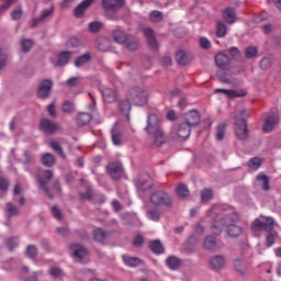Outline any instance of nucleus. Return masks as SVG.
<instances>
[{
	"mask_svg": "<svg viewBox=\"0 0 281 281\" xmlns=\"http://www.w3.org/2000/svg\"><path fill=\"white\" fill-rule=\"evenodd\" d=\"M276 226V220L273 217H266L265 222L260 221V218L254 220L251 223V231L252 232H272L273 227Z\"/></svg>",
	"mask_w": 281,
	"mask_h": 281,
	"instance_id": "0eeeda50",
	"label": "nucleus"
},
{
	"mask_svg": "<svg viewBox=\"0 0 281 281\" xmlns=\"http://www.w3.org/2000/svg\"><path fill=\"white\" fill-rule=\"evenodd\" d=\"M177 194L180 199H186V196L190 195V191L188 190V187L186 184L180 183L177 187Z\"/></svg>",
	"mask_w": 281,
	"mask_h": 281,
	"instance_id": "de8ad7c7",
	"label": "nucleus"
},
{
	"mask_svg": "<svg viewBox=\"0 0 281 281\" xmlns=\"http://www.w3.org/2000/svg\"><path fill=\"white\" fill-rule=\"evenodd\" d=\"M272 65L271 58L269 57H263L260 63H259V67L261 69H269Z\"/></svg>",
	"mask_w": 281,
	"mask_h": 281,
	"instance_id": "e2e57ef3",
	"label": "nucleus"
},
{
	"mask_svg": "<svg viewBox=\"0 0 281 281\" xmlns=\"http://www.w3.org/2000/svg\"><path fill=\"white\" fill-rule=\"evenodd\" d=\"M8 66V53L0 49V71Z\"/></svg>",
	"mask_w": 281,
	"mask_h": 281,
	"instance_id": "bf43d9fd",
	"label": "nucleus"
},
{
	"mask_svg": "<svg viewBox=\"0 0 281 281\" xmlns=\"http://www.w3.org/2000/svg\"><path fill=\"white\" fill-rule=\"evenodd\" d=\"M131 99H128V94L126 95V99H123L120 101V111L123 115H126L128 120V114L131 113Z\"/></svg>",
	"mask_w": 281,
	"mask_h": 281,
	"instance_id": "c85d7f7f",
	"label": "nucleus"
},
{
	"mask_svg": "<svg viewBox=\"0 0 281 281\" xmlns=\"http://www.w3.org/2000/svg\"><path fill=\"white\" fill-rule=\"evenodd\" d=\"M215 93H224V95H227V98H245L247 95L246 91L238 92L236 90H227V89H215Z\"/></svg>",
	"mask_w": 281,
	"mask_h": 281,
	"instance_id": "b1692460",
	"label": "nucleus"
},
{
	"mask_svg": "<svg viewBox=\"0 0 281 281\" xmlns=\"http://www.w3.org/2000/svg\"><path fill=\"white\" fill-rule=\"evenodd\" d=\"M278 122H280V117L277 113L269 115L262 125L263 133H271L278 126Z\"/></svg>",
	"mask_w": 281,
	"mask_h": 281,
	"instance_id": "4468645a",
	"label": "nucleus"
},
{
	"mask_svg": "<svg viewBox=\"0 0 281 281\" xmlns=\"http://www.w3.org/2000/svg\"><path fill=\"white\" fill-rule=\"evenodd\" d=\"M64 113H74V103L65 101L61 105Z\"/></svg>",
	"mask_w": 281,
	"mask_h": 281,
	"instance_id": "69168bd1",
	"label": "nucleus"
},
{
	"mask_svg": "<svg viewBox=\"0 0 281 281\" xmlns=\"http://www.w3.org/2000/svg\"><path fill=\"white\" fill-rule=\"evenodd\" d=\"M224 137H225V124H222L217 126L216 139L217 142H221L224 139Z\"/></svg>",
	"mask_w": 281,
	"mask_h": 281,
	"instance_id": "680f3d73",
	"label": "nucleus"
},
{
	"mask_svg": "<svg viewBox=\"0 0 281 281\" xmlns=\"http://www.w3.org/2000/svg\"><path fill=\"white\" fill-rule=\"evenodd\" d=\"M249 117V111L244 110L240 112V116H235V134L238 139H245L249 132L247 130V119Z\"/></svg>",
	"mask_w": 281,
	"mask_h": 281,
	"instance_id": "7ed1b4c3",
	"label": "nucleus"
},
{
	"mask_svg": "<svg viewBox=\"0 0 281 281\" xmlns=\"http://www.w3.org/2000/svg\"><path fill=\"white\" fill-rule=\"evenodd\" d=\"M50 148L55 150V153H58L63 159H65V151H63V147L60 146V143L53 140L49 144Z\"/></svg>",
	"mask_w": 281,
	"mask_h": 281,
	"instance_id": "3c124183",
	"label": "nucleus"
},
{
	"mask_svg": "<svg viewBox=\"0 0 281 281\" xmlns=\"http://www.w3.org/2000/svg\"><path fill=\"white\" fill-rule=\"evenodd\" d=\"M125 47L131 52H135L139 48V42L135 37L130 35L128 40L125 42Z\"/></svg>",
	"mask_w": 281,
	"mask_h": 281,
	"instance_id": "79ce46f5",
	"label": "nucleus"
},
{
	"mask_svg": "<svg viewBox=\"0 0 281 281\" xmlns=\"http://www.w3.org/2000/svg\"><path fill=\"white\" fill-rule=\"evenodd\" d=\"M122 259L124 261V265H126L127 267H138V265L142 263V259L137 257H128L126 255H123Z\"/></svg>",
	"mask_w": 281,
	"mask_h": 281,
	"instance_id": "f704fd0d",
	"label": "nucleus"
},
{
	"mask_svg": "<svg viewBox=\"0 0 281 281\" xmlns=\"http://www.w3.org/2000/svg\"><path fill=\"white\" fill-rule=\"evenodd\" d=\"M111 137L114 146H120V144H122V132H120V130L116 127L112 128Z\"/></svg>",
	"mask_w": 281,
	"mask_h": 281,
	"instance_id": "37998d69",
	"label": "nucleus"
},
{
	"mask_svg": "<svg viewBox=\"0 0 281 281\" xmlns=\"http://www.w3.org/2000/svg\"><path fill=\"white\" fill-rule=\"evenodd\" d=\"M70 248L74 250L75 258H78L79 260H82L87 256V249L80 245L74 244Z\"/></svg>",
	"mask_w": 281,
	"mask_h": 281,
	"instance_id": "7c9ffc66",
	"label": "nucleus"
},
{
	"mask_svg": "<svg viewBox=\"0 0 281 281\" xmlns=\"http://www.w3.org/2000/svg\"><path fill=\"white\" fill-rule=\"evenodd\" d=\"M7 247L12 251V249H15V247H19V241L16 240V237H11L7 240Z\"/></svg>",
	"mask_w": 281,
	"mask_h": 281,
	"instance_id": "338daca9",
	"label": "nucleus"
},
{
	"mask_svg": "<svg viewBox=\"0 0 281 281\" xmlns=\"http://www.w3.org/2000/svg\"><path fill=\"white\" fill-rule=\"evenodd\" d=\"M233 267L236 273L241 276V278H247V276H249V268L247 267V263L240 258L234 259Z\"/></svg>",
	"mask_w": 281,
	"mask_h": 281,
	"instance_id": "2eb2a0df",
	"label": "nucleus"
},
{
	"mask_svg": "<svg viewBox=\"0 0 281 281\" xmlns=\"http://www.w3.org/2000/svg\"><path fill=\"white\" fill-rule=\"evenodd\" d=\"M201 199L203 203H207V201H212V199H214V191H212V189L202 190Z\"/></svg>",
	"mask_w": 281,
	"mask_h": 281,
	"instance_id": "49530a36",
	"label": "nucleus"
},
{
	"mask_svg": "<svg viewBox=\"0 0 281 281\" xmlns=\"http://www.w3.org/2000/svg\"><path fill=\"white\" fill-rule=\"evenodd\" d=\"M102 98L104 102H108V104H113L115 100H117V92L111 88H104L101 90Z\"/></svg>",
	"mask_w": 281,
	"mask_h": 281,
	"instance_id": "aec40b11",
	"label": "nucleus"
},
{
	"mask_svg": "<svg viewBox=\"0 0 281 281\" xmlns=\"http://www.w3.org/2000/svg\"><path fill=\"white\" fill-rule=\"evenodd\" d=\"M147 218L149 221H154V223H159V218H161V211L159 209H149L146 212Z\"/></svg>",
	"mask_w": 281,
	"mask_h": 281,
	"instance_id": "72a5a7b5",
	"label": "nucleus"
},
{
	"mask_svg": "<svg viewBox=\"0 0 281 281\" xmlns=\"http://www.w3.org/2000/svg\"><path fill=\"white\" fill-rule=\"evenodd\" d=\"M49 276H52V278H63L65 276V272H63V269L58 268V267H50L48 270Z\"/></svg>",
	"mask_w": 281,
	"mask_h": 281,
	"instance_id": "8fccbe9b",
	"label": "nucleus"
},
{
	"mask_svg": "<svg viewBox=\"0 0 281 281\" xmlns=\"http://www.w3.org/2000/svg\"><path fill=\"white\" fill-rule=\"evenodd\" d=\"M194 56L190 52L179 50L176 54V60L178 65H188V63H191Z\"/></svg>",
	"mask_w": 281,
	"mask_h": 281,
	"instance_id": "6ab92c4d",
	"label": "nucleus"
},
{
	"mask_svg": "<svg viewBox=\"0 0 281 281\" xmlns=\"http://www.w3.org/2000/svg\"><path fill=\"white\" fill-rule=\"evenodd\" d=\"M102 27H104V24H102L101 22H91L89 24V30L90 32H92V34H97V32L101 31Z\"/></svg>",
	"mask_w": 281,
	"mask_h": 281,
	"instance_id": "4d7b16f0",
	"label": "nucleus"
},
{
	"mask_svg": "<svg viewBox=\"0 0 281 281\" xmlns=\"http://www.w3.org/2000/svg\"><path fill=\"white\" fill-rule=\"evenodd\" d=\"M183 123L190 126L191 128L192 126H199V124H201V113H199V111L196 110H190L184 114Z\"/></svg>",
	"mask_w": 281,
	"mask_h": 281,
	"instance_id": "f8f14e48",
	"label": "nucleus"
},
{
	"mask_svg": "<svg viewBox=\"0 0 281 281\" xmlns=\"http://www.w3.org/2000/svg\"><path fill=\"white\" fill-rule=\"evenodd\" d=\"M154 186L155 183L153 182V178L148 173L140 175L135 182L138 194H146V192H150Z\"/></svg>",
	"mask_w": 281,
	"mask_h": 281,
	"instance_id": "423d86ee",
	"label": "nucleus"
},
{
	"mask_svg": "<svg viewBox=\"0 0 281 281\" xmlns=\"http://www.w3.org/2000/svg\"><path fill=\"white\" fill-rule=\"evenodd\" d=\"M225 221L227 226V234L228 236L233 238H237L239 234H243V227L236 225L238 223V214L237 213H231L228 215H225Z\"/></svg>",
	"mask_w": 281,
	"mask_h": 281,
	"instance_id": "39448f33",
	"label": "nucleus"
},
{
	"mask_svg": "<svg viewBox=\"0 0 281 281\" xmlns=\"http://www.w3.org/2000/svg\"><path fill=\"white\" fill-rule=\"evenodd\" d=\"M101 5L106 12H117L124 7V0H101Z\"/></svg>",
	"mask_w": 281,
	"mask_h": 281,
	"instance_id": "ddd939ff",
	"label": "nucleus"
},
{
	"mask_svg": "<svg viewBox=\"0 0 281 281\" xmlns=\"http://www.w3.org/2000/svg\"><path fill=\"white\" fill-rule=\"evenodd\" d=\"M222 16L224 21L229 25H234V23L236 22V11L231 7H227L223 10Z\"/></svg>",
	"mask_w": 281,
	"mask_h": 281,
	"instance_id": "412c9836",
	"label": "nucleus"
},
{
	"mask_svg": "<svg viewBox=\"0 0 281 281\" xmlns=\"http://www.w3.org/2000/svg\"><path fill=\"white\" fill-rule=\"evenodd\" d=\"M40 130H42L45 135H56V133L60 131V124L49 119H42L40 121Z\"/></svg>",
	"mask_w": 281,
	"mask_h": 281,
	"instance_id": "1a4fd4ad",
	"label": "nucleus"
},
{
	"mask_svg": "<svg viewBox=\"0 0 281 281\" xmlns=\"http://www.w3.org/2000/svg\"><path fill=\"white\" fill-rule=\"evenodd\" d=\"M166 265L169 269H179V267H181V259L177 258L176 256H170L166 260Z\"/></svg>",
	"mask_w": 281,
	"mask_h": 281,
	"instance_id": "e433bc0d",
	"label": "nucleus"
},
{
	"mask_svg": "<svg viewBox=\"0 0 281 281\" xmlns=\"http://www.w3.org/2000/svg\"><path fill=\"white\" fill-rule=\"evenodd\" d=\"M215 65L220 69H229L232 59H229V56H227L225 53H218L215 55Z\"/></svg>",
	"mask_w": 281,
	"mask_h": 281,
	"instance_id": "dca6fc26",
	"label": "nucleus"
},
{
	"mask_svg": "<svg viewBox=\"0 0 281 281\" xmlns=\"http://www.w3.org/2000/svg\"><path fill=\"white\" fill-rule=\"evenodd\" d=\"M225 225H227V221H225V216L224 217H220L218 220H216L212 227H211V232L215 235V236H220V234L223 233V227H225Z\"/></svg>",
	"mask_w": 281,
	"mask_h": 281,
	"instance_id": "4be33fe9",
	"label": "nucleus"
},
{
	"mask_svg": "<svg viewBox=\"0 0 281 281\" xmlns=\"http://www.w3.org/2000/svg\"><path fill=\"white\" fill-rule=\"evenodd\" d=\"M97 47L100 52H106L109 49V40L106 38H99L97 41Z\"/></svg>",
	"mask_w": 281,
	"mask_h": 281,
	"instance_id": "864d4df0",
	"label": "nucleus"
},
{
	"mask_svg": "<svg viewBox=\"0 0 281 281\" xmlns=\"http://www.w3.org/2000/svg\"><path fill=\"white\" fill-rule=\"evenodd\" d=\"M210 265L215 271H221L225 267V258L223 256H215L211 258Z\"/></svg>",
	"mask_w": 281,
	"mask_h": 281,
	"instance_id": "393cba45",
	"label": "nucleus"
},
{
	"mask_svg": "<svg viewBox=\"0 0 281 281\" xmlns=\"http://www.w3.org/2000/svg\"><path fill=\"white\" fill-rule=\"evenodd\" d=\"M217 79L220 82H223L224 85H236V78L229 74H218Z\"/></svg>",
	"mask_w": 281,
	"mask_h": 281,
	"instance_id": "473e14b6",
	"label": "nucleus"
},
{
	"mask_svg": "<svg viewBox=\"0 0 281 281\" xmlns=\"http://www.w3.org/2000/svg\"><path fill=\"white\" fill-rule=\"evenodd\" d=\"M93 238L97 243H103V240H106V232L102 228H95L93 231Z\"/></svg>",
	"mask_w": 281,
	"mask_h": 281,
	"instance_id": "c03bdc74",
	"label": "nucleus"
},
{
	"mask_svg": "<svg viewBox=\"0 0 281 281\" xmlns=\"http://www.w3.org/2000/svg\"><path fill=\"white\" fill-rule=\"evenodd\" d=\"M149 249L153 251V254H156V256H159L166 251L159 239L150 241Z\"/></svg>",
	"mask_w": 281,
	"mask_h": 281,
	"instance_id": "cd10ccee",
	"label": "nucleus"
},
{
	"mask_svg": "<svg viewBox=\"0 0 281 281\" xmlns=\"http://www.w3.org/2000/svg\"><path fill=\"white\" fill-rule=\"evenodd\" d=\"M38 255V249L34 245H29L26 247V256L31 258V260H34L36 256Z\"/></svg>",
	"mask_w": 281,
	"mask_h": 281,
	"instance_id": "603ef678",
	"label": "nucleus"
},
{
	"mask_svg": "<svg viewBox=\"0 0 281 281\" xmlns=\"http://www.w3.org/2000/svg\"><path fill=\"white\" fill-rule=\"evenodd\" d=\"M257 181L262 182V190H265L266 192L269 190V177L267 175L257 176Z\"/></svg>",
	"mask_w": 281,
	"mask_h": 281,
	"instance_id": "5fc2aeb1",
	"label": "nucleus"
},
{
	"mask_svg": "<svg viewBox=\"0 0 281 281\" xmlns=\"http://www.w3.org/2000/svg\"><path fill=\"white\" fill-rule=\"evenodd\" d=\"M192 133V127L186 123H180L178 127V137L180 139H188Z\"/></svg>",
	"mask_w": 281,
	"mask_h": 281,
	"instance_id": "5701e85b",
	"label": "nucleus"
},
{
	"mask_svg": "<svg viewBox=\"0 0 281 281\" xmlns=\"http://www.w3.org/2000/svg\"><path fill=\"white\" fill-rule=\"evenodd\" d=\"M203 248L209 251L212 249H216V237L206 236L203 243Z\"/></svg>",
	"mask_w": 281,
	"mask_h": 281,
	"instance_id": "58836bf2",
	"label": "nucleus"
},
{
	"mask_svg": "<svg viewBox=\"0 0 281 281\" xmlns=\"http://www.w3.org/2000/svg\"><path fill=\"white\" fill-rule=\"evenodd\" d=\"M127 98L133 104H136V106H144V104L148 102V91L139 87L130 88Z\"/></svg>",
	"mask_w": 281,
	"mask_h": 281,
	"instance_id": "20e7f679",
	"label": "nucleus"
},
{
	"mask_svg": "<svg viewBox=\"0 0 281 281\" xmlns=\"http://www.w3.org/2000/svg\"><path fill=\"white\" fill-rule=\"evenodd\" d=\"M69 58H71V52L64 50L59 53L58 60L55 63V67H64V65H67L69 63Z\"/></svg>",
	"mask_w": 281,
	"mask_h": 281,
	"instance_id": "a878e982",
	"label": "nucleus"
},
{
	"mask_svg": "<svg viewBox=\"0 0 281 281\" xmlns=\"http://www.w3.org/2000/svg\"><path fill=\"white\" fill-rule=\"evenodd\" d=\"M200 47L201 49H212V43L207 37H201L200 38Z\"/></svg>",
	"mask_w": 281,
	"mask_h": 281,
	"instance_id": "0e129e2a",
	"label": "nucleus"
},
{
	"mask_svg": "<svg viewBox=\"0 0 281 281\" xmlns=\"http://www.w3.org/2000/svg\"><path fill=\"white\" fill-rule=\"evenodd\" d=\"M149 203L153 205H156V207H171L172 206V196H170V193L158 190L150 194L149 196Z\"/></svg>",
	"mask_w": 281,
	"mask_h": 281,
	"instance_id": "f03ea898",
	"label": "nucleus"
},
{
	"mask_svg": "<svg viewBox=\"0 0 281 281\" xmlns=\"http://www.w3.org/2000/svg\"><path fill=\"white\" fill-rule=\"evenodd\" d=\"M108 173L112 177L115 181L122 179V175L124 172V168L122 167V162L114 161L110 162L106 166Z\"/></svg>",
	"mask_w": 281,
	"mask_h": 281,
	"instance_id": "9d476101",
	"label": "nucleus"
},
{
	"mask_svg": "<svg viewBox=\"0 0 281 281\" xmlns=\"http://www.w3.org/2000/svg\"><path fill=\"white\" fill-rule=\"evenodd\" d=\"M93 1L94 0H83L79 3L74 10L75 16H77V19H82L85 12H87V8H90L93 4Z\"/></svg>",
	"mask_w": 281,
	"mask_h": 281,
	"instance_id": "a211bd4d",
	"label": "nucleus"
},
{
	"mask_svg": "<svg viewBox=\"0 0 281 281\" xmlns=\"http://www.w3.org/2000/svg\"><path fill=\"white\" fill-rule=\"evenodd\" d=\"M42 164L44 166H46V168H52V166H54V164H56V157H54L53 154L46 153L42 157Z\"/></svg>",
	"mask_w": 281,
	"mask_h": 281,
	"instance_id": "a19ab883",
	"label": "nucleus"
},
{
	"mask_svg": "<svg viewBox=\"0 0 281 281\" xmlns=\"http://www.w3.org/2000/svg\"><path fill=\"white\" fill-rule=\"evenodd\" d=\"M7 212L9 216H19V209L10 202L7 203Z\"/></svg>",
	"mask_w": 281,
	"mask_h": 281,
	"instance_id": "13d9d810",
	"label": "nucleus"
},
{
	"mask_svg": "<svg viewBox=\"0 0 281 281\" xmlns=\"http://www.w3.org/2000/svg\"><path fill=\"white\" fill-rule=\"evenodd\" d=\"M145 131L150 135L155 146H164L166 144V133L161 127V120L157 114H149L147 117V126Z\"/></svg>",
	"mask_w": 281,
	"mask_h": 281,
	"instance_id": "f257e3e1",
	"label": "nucleus"
},
{
	"mask_svg": "<svg viewBox=\"0 0 281 281\" xmlns=\"http://www.w3.org/2000/svg\"><path fill=\"white\" fill-rule=\"evenodd\" d=\"M216 36L217 38H225V36H227V24H225V22L223 21L217 22Z\"/></svg>",
	"mask_w": 281,
	"mask_h": 281,
	"instance_id": "c9c22d12",
	"label": "nucleus"
},
{
	"mask_svg": "<svg viewBox=\"0 0 281 281\" xmlns=\"http://www.w3.org/2000/svg\"><path fill=\"white\" fill-rule=\"evenodd\" d=\"M276 240H278V232L273 229L266 232V247H273L276 245Z\"/></svg>",
	"mask_w": 281,
	"mask_h": 281,
	"instance_id": "2f4dec72",
	"label": "nucleus"
},
{
	"mask_svg": "<svg viewBox=\"0 0 281 281\" xmlns=\"http://www.w3.org/2000/svg\"><path fill=\"white\" fill-rule=\"evenodd\" d=\"M92 196H93V191L89 187L86 189V192H80V199L82 201H91Z\"/></svg>",
	"mask_w": 281,
	"mask_h": 281,
	"instance_id": "052dcab7",
	"label": "nucleus"
},
{
	"mask_svg": "<svg viewBox=\"0 0 281 281\" xmlns=\"http://www.w3.org/2000/svg\"><path fill=\"white\" fill-rule=\"evenodd\" d=\"M247 166L250 170H254V171L260 170V166H262V158L254 157L248 161Z\"/></svg>",
	"mask_w": 281,
	"mask_h": 281,
	"instance_id": "ea45409f",
	"label": "nucleus"
},
{
	"mask_svg": "<svg viewBox=\"0 0 281 281\" xmlns=\"http://www.w3.org/2000/svg\"><path fill=\"white\" fill-rule=\"evenodd\" d=\"M228 54L236 60L240 56V50L238 49V47L233 46L228 48Z\"/></svg>",
	"mask_w": 281,
	"mask_h": 281,
	"instance_id": "774afa93",
	"label": "nucleus"
},
{
	"mask_svg": "<svg viewBox=\"0 0 281 281\" xmlns=\"http://www.w3.org/2000/svg\"><path fill=\"white\" fill-rule=\"evenodd\" d=\"M91 60V53H86L75 59V67H82Z\"/></svg>",
	"mask_w": 281,
	"mask_h": 281,
	"instance_id": "4c0bfd02",
	"label": "nucleus"
},
{
	"mask_svg": "<svg viewBox=\"0 0 281 281\" xmlns=\"http://www.w3.org/2000/svg\"><path fill=\"white\" fill-rule=\"evenodd\" d=\"M53 87L54 82H52V80H43L38 86L37 98H40L41 100H46V98H49V93H52Z\"/></svg>",
	"mask_w": 281,
	"mask_h": 281,
	"instance_id": "9b49d317",
	"label": "nucleus"
},
{
	"mask_svg": "<svg viewBox=\"0 0 281 281\" xmlns=\"http://www.w3.org/2000/svg\"><path fill=\"white\" fill-rule=\"evenodd\" d=\"M143 33L150 49H159V44H157V37H155V31H153V29L150 27H145L143 30Z\"/></svg>",
	"mask_w": 281,
	"mask_h": 281,
	"instance_id": "f3484780",
	"label": "nucleus"
},
{
	"mask_svg": "<svg viewBox=\"0 0 281 281\" xmlns=\"http://www.w3.org/2000/svg\"><path fill=\"white\" fill-rule=\"evenodd\" d=\"M245 56L248 60L258 56V48L256 46H248L245 49Z\"/></svg>",
	"mask_w": 281,
	"mask_h": 281,
	"instance_id": "09e8293b",
	"label": "nucleus"
},
{
	"mask_svg": "<svg viewBox=\"0 0 281 281\" xmlns=\"http://www.w3.org/2000/svg\"><path fill=\"white\" fill-rule=\"evenodd\" d=\"M149 20L151 23H160V21H164V13L161 11L154 10L149 14Z\"/></svg>",
	"mask_w": 281,
	"mask_h": 281,
	"instance_id": "a18cd8bd",
	"label": "nucleus"
},
{
	"mask_svg": "<svg viewBox=\"0 0 281 281\" xmlns=\"http://www.w3.org/2000/svg\"><path fill=\"white\" fill-rule=\"evenodd\" d=\"M53 177H54V172H52V170H45L42 173L37 175V182H38L40 188L50 199H54V194H52V192H49V189L47 188V183H49V181H52Z\"/></svg>",
	"mask_w": 281,
	"mask_h": 281,
	"instance_id": "6e6552de",
	"label": "nucleus"
},
{
	"mask_svg": "<svg viewBox=\"0 0 281 281\" xmlns=\"http://www.w3.org/2000/svg\"><path fill=\"white\" fill-rule=\"evenodd\" d=\"M34 45V42L32 40H22L21 47L24 54H27L32 49V46Z\"/></svg>",
	"mask_w": 281,
	"mask_h": 281,
	"instance_id": "6e6d98bb",
	"label": "nucleus"
},
{
	"mask_svg": "<svg viewBox=\"0 0 281 281\" xmlns=\"http://www.w3.org/2000/svg\"><path fill=\"white\" fill-rule=\"evenodd\" d=\"M131 35H127L124 31L122 30H115L113 32V38L115 41V43H119L121 45H123V43H126V41H128V37Z\"/></svg>",
	"mask_w": 281,
	"mask_h": 281,
	"instance_id": "c756f323",
	"label": "nucleus"
},
{
	"mask_svg": "<svg viewBox=\"0 0 281 281\" xmlns=\"http://www.w3.org/2000/svg\"><path fill=\"white\" fill-rule=\"evenodd\" d=\"M77 126H87L91 122V114L88 112H80L76 119Z\"/></svg>",
	"mask_w": 281,
	"mask_h": 281,
	"instance_id": "bb28decb",
	"label": "nucleus"
}]
</instances>
